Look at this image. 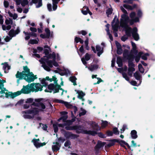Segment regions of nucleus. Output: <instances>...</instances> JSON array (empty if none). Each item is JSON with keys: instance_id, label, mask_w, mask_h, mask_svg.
<instances>
[{"instance_id": "obj_1", "label": "nucleus", "mask_w": 155, "mask_h": 155, "mask_svg": "<svg viewBox=\"0 0 155 155\" xmlns=\"http://www.w3.org/2000/svg\"><path fill=\"white\" fill-rule=\"evenodd\" d=\"M44 99L43 98L35 99L34 100L37 103L33 102L32 104V105L35 107H41V109H39V110L38 109V110L39 111H44L43 110L46 108V106L45 104L41 102Z\"/></svg>"}, {"instance_id": "obj_2", "label": "nucleus", "mask_w": 155, "mask_h": 155, "mask_svg": "<svg viewBox=\"0 0 155 155\" xmlns=\"http://www.w3.org/2000/svg\"><path fill=\"white\" fill-rule=\"evenodd\" d=\"M61 131L66 139H69L70 138L71 139H75L79 137V135H78L73 134L72 132L66 131L64 129H62Z\"/></svg>"}, {"instance_id": "obj_3", "label": "nucleus", "mask_w": 155, "mask_h": 155, "mask_svg": "<svg viewBox=\"0 0 155 155\" xmlns=\"http://www.w3.org/2000/svg\"><path fill=\"white\" fill-rule=\"evenodd\" d=\"M30 89L32 92H37L42 90V86L39 83H33L30 84L29 86Z\"/></svg>"}, {"instance_id": "obj_4", "label": "nucleus", "mask_w": 155, "mask_h": 155, "mask_svg": "<svg viewBox=\"0 0 155 155\" xmlns=\"http://www.w3.org/2000/svg\"><path fill=\"white\" fill-rule=\"evenodd\" d=\"M129 18L127 14H123L120 19L121 25L122 28L128 27L127 24L129 22Z\"/></svg>"}, {"instance_id": "obj_5", "label": "nucleus", "mask_w": 155, "mask_h": 155, "mask_svg": "<svg viewBox=\"0 0 155 155\" xmlns=\"http://www.w3.org/2000/svg\"><path fill=\"white\" fill-rule=\"evenodd\" d=\"M31 91L30 89L29 86L28 85L26 86H23V88L21 91H18L15 92L16 97L20 95L22 93L24 94H28L30 93Z\"/></svg>"}, {"instance_id": "obj_6", "label": "nucleus", "mask_w": 155, "mask_h": 155, "mask_svg": "<svg viewBox=\"0 0 155 155\" xmlns=\"http://www.w3.org/2000/svg\"><path fill=\"white\" fill-rule=\"evenodd\" d=\"M109 141H110V142L107 145H106L105 146V147H107L108 148L114 145L115 142H116L117 143H119V144L122 147H123L124 148L125 150H127V148L125 146H124V145L122 144V143H120V140H119L118 139H111L110 140H109Z\"/></svg>"}, {"instance_id": "obj_7", "label": "nucleus", "mask_w": 155, "mask_h": 155, "mask_svg": "<svg viewBox=\"0 0 155 155\" xmlns=\"http://www.w3.org/2000/svg\"><path fill=\"white\" fill-rule=\"evenodd\" d=\"M39 111L37 107H34L31 109L27 110L22 111V114H33V115H36L38 114Z\"/></svg>"}, {"instance_id": "obj_8", "label": "nucleus", "mask_w": 155, "mask_h": 155, "mask_svg": "<svg viewBox=\"0 0 155 155\" xmlns=\"http://www.w3.org/2000/svg\"><path fill=\"white\" fill-rule=\"evenodd\" d=\"M60 114L63 122H66L68 123L69 125L71 124V121L70 120H66L68 118V116L67 115L68 114V112L65 111H61L60 112Z\"/></svg>"}, {"instance_id": "obj_9", "label": "nucleus", "mask_w": 155, "mask_h": 155, "mask_svg": "<svg viewBox=\"0 0 155 155\" xmlns=\"http://www.w3.org/2000/svg\"><path fill=\"white\" fill-rule=\"evenodd\" d=\"M77 127L76 129H74V130H76V133L78 134L80 133H82L85 134H89L90 130H83L81 128V127L80 125H75Z\"/></svg>"}, {"instance_id": "obj_10", "label": "nucleus", "mask_w": 155, "mask_h": 155, "mask_svg": "<svg viewBox=\"0 0 155 155\" xmlns=\"http://www.w3.org/2000/svg\"><path fill=\"white\" fill-rule=\"evenodd\" d=\"M27 74L28 75L27 78L25 77L24 78V79L28 83H30L31 82L33 81L35 79H36V78H33V77L34 76V74H33L32 72H30L29 71V73H28Z\"/></svg>"}, {"instance_id": "obj_11", "label": "nucleus", "mask_w": 155, "mask_h": 155, "mask_svg": "<svg viewBox=\"0 0 155 155\" xmlns=\"http://www.w3.org/2000/svg\"><path fill=\"white\" fill-rule=\"evenodd\" d=\"M24 73H26L24 72V70L22 72H20L19 71H18L16 74L15 75L16 78H18L19 79H24L25 77L26 78L28 75Z\"/></svg>"}, {"instance_id": "obj_12", "label": "nucleus", "mask_w": 155, "mask_h": 155, "mask_svg": "<svg viewBox=\"0 0 155 155\" xmlns=\"http://www.w3.org/2000/svg\"><path fill=\"white\" fill-rule=\"evenodd\" d=\"M89 134L93 136H95L96 134H97L99 137L102 138H105L106 137L105 135L102 133L101 132L97 133V132L95 131H91L90 130Z\"/></svg>"}, {"instance_id": "obj_13", "label": "nucleus", "mask_w": 155, "mask_h": 155, "mask_svg": "<svg viewBox=\"0 0 155 155\" xmlns=\"http://www.w3.org/2000/svg\"><path fill=\"white\" fill-rule=\"evenodd\" d=\"M137 28L135 27L133 28L132 32V36L134 40L137 41L139 39L138 34L137 33Z\"/></svg>"}, {"instance_id": "obj_14", "label": "nucleus", "mask_w": 155, "mask_h": 155, "mask_svg": "<svg viewBox=\"0 0 155 155\" xmlns=\"http://www.w3.org/2000/svg\"><path fill=\"white\" fill-rule=\"evenodd\" d=\"M23 33L25 34L26 37H25V39L26 40H29L30 37H37V35L35 33V32H26L25 31H23Z\"/></svg>"}, {"instance_id": "obj_15", "label": "nucleus", "mask_w": 155, "mask_h": 155, "mask_svg": "<svg viewBox=\"0 0 155 155\" xmlns=\"http://www.w3.org/2000/svg\"><path fill=\"white\" fill-rule=\"evenodd\" d=\"M106 144L105 142H102L100 140H98L97 143L94 147V149L96 152H98L99 149L102 147H104Z\"/></svg>"}, {"instance_id": "obj_16", "label": "nucleus", "mask_w": 155, "mask_h": 155, "mask_svg": "<svg viewBox=\"0 0 155 155\" xmlns=\"http://www.w3.org/2000/svg\"><path fill=\"white\" fill-rule=\"evenodd\" d=\"M39 61L41 62L44 61L45 63H46L47 65L50 68H52L53 67L52 65L53 63L51 60H48V59H45V58H41Z\"/></svg>"}, {"instance_id": "obj_17", "label": "nucleus", "mask_w": 155, "mask_h": 155, "mask_svg": "<svg viewBox=\"0 0 155 155\" xmlns=\"http://www.w3.org/2000/svg\"><path fill=\"white\" fill-rule=\"evenodd\" d=\"M115 43L117 48V53L119 55H120L122 54L123 51L121 45L117 41H116Z\"/></svg>"}, {"instance_id": "obj_18", "label": "nucleus", "mask_w": 155, "mask_h": 155, "mask_svg": "<svg viewBox=\"0 0 155 155\" xmlns=\"http://www.w3.org/2000/svg\"><path fill=\"white\" fill-rule=\"evenodd\" d=\"M123 56L124 58H126L127 59H129V57L132 56L133 57H135V56L133 54L130 53L129 54V51L126 49L124 50L123 53Z\"/></svg>"}, {"instance_id": "obj_19", "label": "nucleus", "mask_w": 155, "mask_h": 155, "mask_svg": "<svg viewBox=\"0 0 155 155\" xmlns=\"http://www.w3.org/2000/svg\"><path fill=\"white\" fill-rule=\"evenodd\" d=\"M123 7L127 9L132 10L136 8L137 7V5L136 4H134L132 6L127 4H124Z\"/></svg>"}, {"instance_id": "obj_20", "label": "nucleus", "mask_w": 155, "mask_h": 155, "mask_svg": "<svg viewBox=\"0 0 155 155\" xmlns=\"http://www.w3.org/2000/svg\"><path fill=\"white\" fill-rule=\"evenodd\" d=\"M129 57V59L128 60V66L129 67H133L134 68L135 65L133 63V61H134L135 57H133L132 56Z\"/></svg>"}, {"instance_id": "obj_21", "label": "nucleus", "mask_w": 155, "mask_h": 155, "mask_svg": "<svg viewBox=\"0 0 155 155\" xmlns=\"http://www.w3.org/2000/svg\"><path fill=\"white\" fill-rule=\"evenodd\" d=\"M126 29L125 30V33L126 35L128 37H130L131 36V34H132L133 29L130 27H126L125 28Z\"/></svg>"}, {"instance_id": "obj_22", "label": "nucleus", "mask_w": 155, "mask_h": 155, "mask_svg": "<svg viewBox=\"0 0 155 155\" xmlns=\"http://www.w3.org/2000/svg\"><path fill=\"white\" fill-rule=\"evenodd\" d=\"M54 101L58 103L64 104L65 106L66 107H68V106H72V105L69 104L68 102L64 101L62 100H59L58 99H55Z\"/></svg>"}, {"instance_id": "obj_23", "label": "nucleus", "mask_w": 155, "mask_h": 155, "mask_svg": "<svg viewBox=\"0 0 155 155\" xmlns=\"http://www.w3.org/2000/svg\"><path fill=\"white\" fill-rule=\"evenodd\" d=\"M75 91H76L77 94H78V97L79 99H82V97L85 95V93L82 91H80L75 90Z\"/></svg>"}, {"instance_id": "obj_24", "label": "nucleus", "mask_w": 155, "mask_h": 155, "mask_svg": "<svg viewBox=\"0 0 155 155\" xmlns=\"http://www.w3.org/2000/svg\"><path fill=\"white\" fill-rule=\"evenodd\" d=\"M99 67V65L97 64H91L90 66L88 67V68L91 71H93L94 70H96Z\"/></svg>"}, {"instance_id": "obj_25", "label": "nucleus", "mask_w": 155, "mask_h": 155, "mask_svg": "<svg viewBox=\"0 0 155 155\" xmlns=\"http://www.w3.org/2000/svg\"><path fill=\"white\" fill-rule=\"evenodd\" d=\"M39 61L42 64V66L45 70L48 71H49L51 70L50 68L48 65H47L45 62L44 61Z\"/></svg>"}, {"instance_id": "obj_26", "label": "nucleus", "mask_w": 155, "mask_h": 155, "mask_svg": "<svg viewBox=\"0 0 155 155\" xmlns=\"http://www.w3.org/2000/svg\"><path fill=\"white\" fill-rule=\"evenodd\" d=\"M137 133V131L135 130H133L131 131L130 134L132 139H135L138 137Z\"/></svg>"}, {"instance_id": "obj_27", "label": "nucleus", "mask_w": 155, "mask_h": 155, "mask_svg": "<svg viewBox=\"0 0 155 155\" xmlns=\"http://www.w3.org/2000/svg\"><path fill=\"white\" fill-rule=\"evenodd\" d=\"M77 80L76 78L74 76H71L69 78V80L73 83V84L75 86L77 85L76 80Z\"/></svg>"}, {"instance_id": "obj_28", "label": "nucleus", "mask_w": 155, "mask_h": 155, "mask_svg": "<svg viewBox=\"0 0 155 155\" xmlns=\"http://www.w3.org/2000/svg\"><path fill=\"white\" fill-rule=\"evenodd\" d=\"M56 55L54 52H53L52 54H49L46 56H44L43 58H45V59H48V60H49L50 59H51L53 57H54V56Z\"/></svg>"}, {"instance_id": "obj_29", "label": "nucleus", "mask_w": 155, "mask_h": 155, "mask_svg": "<svg viewBox=\"0 0 155 155\" xmlns=\"http://www.w3.org/2000/svg\"><path fill=\"white\" fill-rule=\"evenodd\" d=\"M117 63L119 67H121L123 65L122 60L120 57L118 56L117 58Z\"/></svg>"}, {"instance_id": "obj_30", "label": "nucleus", "mask_w": 155, "mask_h": 155, "mask_svg": "<svg viewBox=\"0 0 155 155\" xmlns=\"http://www.w3.org/2000/svg\"><path fill=\"white\" fill-rule=\"evenodd\" d=\"M92 129L94 130V131H97L101 130V128L99 126H98L97 124H95L93 126H92Z\"/></svg>"}, {"instance_id": "obj_31", "label": "nucleus", "mask_w": 155, "mask_h": 155, "mask_svg": "<svg viewBox=\"0 0 155 155\" xmlns=\"http://www.w3.org/2000/svg\"><path fill=\"white\" fill-rule=\"evenodd\" d=\"M134 76L136 79L138 80H140L142 78L141 75L138 71H136L134 73Z\"/></svg>"}, {"instance_id": "obj_32", "label": "nucleus", "mask_w": 155, "mask_h": 155, "mask_svg": "<svg viewBox=\"0 0 155 155\" xmlns=\"http://www.w3.org/2000/svg\"><path fill=\"white\" fill-rule=\"evenodd\" d=\"M119 26L118 23H116L114 25H112V29L114 31L117 32L118 30Z\"/></svg>"}, {"instance_id": "obj_33", "label": "nucleus", "mask_w": 155, "mask_h": 155, "mask_svg": "<svg viewBox=\"0 0 155 155\" xmlns=\"http://www.w3.org/2000/svg\"><path fill=\"white\" fill-rule=\"evenodd\" d=\"M62 71H64V72H59V74L61 76H64V75H67L68 73H70V71L68 69H64L63 70H62Z\"/></svg>"}, {"instance_id": "obj_34", "label": "nucleus", "mask_w": 155, "mask_h": 155, "mask_svg": "<svg viewBox=\"0 0 155 155\" xmlns=\"http://www.w3.org/2000/svg\"><path fill=\"white\" fill-rule=\"evenodd\" d=\"M68 126H66L65 127V129L67 130H73L74 129H76L77 127L76 126H69L68 124Z\"/></svg>"}, {"instance_id": "obj_35", "label": "nucleus", "mask_w": 155, "mask_h": 155, "mask_svg": "<svg viewBox=\"0 0 155 155\" xmlns=\"http://www.w3.org/2000/svg\"><path fill=\"white\" fill-rule=\"evenodd\" d=\"M60 146L53 145L52 146V149L54 152H56L60 149Z\"/></svg>"}, {"instance_id": "obj_36", "label": "nucleus", "mask_w": 155, "mask_h": 155, "mask_svg": "<svg viewBox=\"0 0 155 155\" xmlns=\"http://www.w3.org/2000/svg\"><path fill=\"white\" fill-rule=\"evenodd\" d=\"M8 34L11 38L15 36L16 35L15 34V30L13 29H12L10 30Z\"/></svg>"}, {"instance_id": "obj_37", "label": "nucleus", "mask_w": 155, "mask_h": 155, "mask_svg": "<svg viewBox=\"0 0 155 155\" xmlns=\"http://www.w3.org/2000/svg\"><path fill=\"white\" fill-rule=\"evenodd\" d=\"M84 9L82 11V13L84 15H87L88 13V11L89 10V8L87 6H84L83 7Z\"/></svg>"}, {"instance_id": "obj_38", "label": "nucleus", "mask_w": 155, "mask_h": 155, "mask_svg": "<svg viewBox=\"0 0 155 155\" xmlns=\"http://www.w3.org/2000/svg\"><path fill=\"white\" fill-rule=\"evenodd\" d=\"M113 10L112 8H109L106 11V14L107 15V16L109 17V15H111L113 12Z\"/></svg>"}, {"instance_id": "obj_39", "label": "nucleus", "mask_w": 155, "mask_h": 155, "mask_svg": "<svg viewBox=\"0 0 155 155\" xmlns=\"http://www.w3.org/2000/svg\"><path fill=\"white\" fill-rule=\"evenodd\" d=\"M138 68L140 72H141V73H144V69L141 64H138Z\"/></svg>"}, {"instance_id": "obj_40", "label": "nucleus", "mask_w": 155, "mask_h": 155, "mask_svg": "<svg viewBox=\"0 0 155 155\" xmlns=\"http://www.w3.org/2000/svg\"><path fill=\"white\" fill-rule=\"evenodd\" d=\"M120 143H122L124 146L126 145L127 147V148L128 149L131 150V147L125 141L123 140H120Z\"/></svg>"}, {"instance_id": "obj_41", "label": "nucleus", "mask_w": 155, "mask_h": 155, "mask_svg": "<svg viewBox=\"0 0 155 155\" xmlns=\"http://www.w3.org/2000/svg\"><path fill=\"white\" fill-rule=\"evenodd\" d=\"M35 115H32V116L28 115V114H24L23 116L24 118L25 119H33Z\"/></svg>"}, {"instance_id": "obj_42", "label": "nucleus", "mask_w": 155, "mask_h": 155, "mask_svg": "<svg viewBox=\"0 0 155 155\" xmlns=\"http://www.w3.org/2000/svg\"><path fill=\"white\" fill-rule=\"evenodd\" d=\"M101 121V126L102 127L105 128L108 125V123L107 121H104L103 120H102Z\"/></svg>"}, {"instance_id": "obj_43", "label": "nucleus", "mask_w": 155, "mask_h": 155, "mask_svg": "<svg viewBox=\"0 0 155 155\" xmlns=\"http://www.w3.org/2000/svg\"><path fill=\"white\" fill-rule=\"evenodd\" d=\"M55 87H56L54 84L51 83L48 85V88L50 90H53Z\"/></svg>"}, {"instance_id": "obj_44", "label": "nucleus", "mask_w": 155, "mask_h": 155, "mask_svg": "<svg viewBox=\"0 0 155 155\" xmlns=\"http://www.w3.org/2000/svg\"><path fill=\"white\" fill-rule=\"evenodd\" d=\"M5 22L6 25H9V24L12 25L13 23L12 20L11 18H9V20L6 19Z\"/></svg>"}, {"instance_id": "obj_45", "label": "nucleus", "mask_w": 155, "mask_h": 155, "mask_svg": "<svg viewBox=\"0 0 155 155\" xmlns=\"http://www.w3.org/2000/svg\"><path fill=\"white\" fill-rule=\"evenodd\" d=\"M45 31L46 33L47 36L49 38L51 35V32L49 29L48 28H45Z\"/></svg>"}, {"instance_id": "obj_46", "label": "nucleus", "mask_w": 155, "mask_h": 155, "mask_svg": "<svg viewBox=\"0 0 155 155\" xmlns=\"http://www.w3.org/2000/svg\"><path fill=\"white\" fill-rule=\"evenodd\" d=\"M113 133L115 135H118L119 134V132L118 130V129L116 127H114L113 129Z\"/></svg>"}, {"instance_id": "obj_47", "label": "nucleus", "mask_w": 155, "mask_h": 155, "mask_svg": "<svg viewBox=\"0 0 155 155\" xmlns=\"http://www.w3.org/2000/svg\"><path fill=\"white\" fill-rule=\"evenodd\" d=\"M31 142H33L34 143V145L35 146V147L37 148H38L39 147V145L40 143L37 142L36 141H35L34 139L32 140Z\"/></svg>"}, {"instance_id": "obj_48", "label": "nucleus", "mask_w": 155, "mask_h": 155, "mask_svg": "<svg viewBox=\"0 0 155 155\" xmlns=\"http://www.w3.org/2000/svg\"><path fill=\"white\" fill-rule=\"evenodd\" d=\"M45 81V80L44 78L41 81V83L43 84L42 85V88L43 87H46L48 86V83L46 82Z\"/></svg>"}, {"instance_id": "obj_49", "label": "nucleus", "mask_w": 155, "mask_h": 155, "mask_svg": "<svg viewBox=\"0 0 155 155\" xmlns=\"http://www.w3.org/2000/svg\"><path fill=\"white\" fill-rule=\"evenodd\" d=\"M29 43L32 45L37 44L38 43V41L36 39H30L29 40Z\"/></svg>"}, {"instance_id": "obj_50", "label": "nucleus", "mask_w": 155, "mask_h": 155, "mask_svg": "<svg viewBox=\"0 0 155 155\" xmlns=\"http://www.w3.org/2000/svg\"><path fill=\"white\" fill-rule=\"evenodd\" d=\"M53 126L54 132L56 133L58 132V125L55 124H54L53 125Z\"/></svg>"}, {"instance_id": "obj_51", "label": "nucleus", "mask_w": 155, "mask_h": 155, "mask_svg": "<svg viewBox=\"0 0 155 155\" xmlns=\"http://www.w3.org/2000/svg\"><path fill=\"white\" fill-rule=\"evenodd\" d=\"M149 56V54L148 53H145L144 55H142L141 58L142 59L144 60H147V56Z\"/></svg>"}, {"instance_id": "obj_52", "label": "nucleus", "mask_w": 155, "mask_h": 155, "mask_svg": "<svg viewBox=\"0 0 155 155\" xmlns=\"http://www.w3.org/2000/svg\"><path fill=\"white\" fill-rule=\"evenodd\" d=\"M28 3V2L27 0H23V1L21 2V4L22 6L25 7V5H27Z\"/></svg>"}, {"instance_id": "obj_53", "label": "nucleus", "mask_w": 155, "mask_h": 155, "mask_svg": "<svg viewBox=\"0 0 155 155\" xmlns=\"http://www.w3.org/2000/svg\"><path fill=\"white\" fill-rule=\"evenodd\" d=\"M123 77L127 81H129V78L128 77L127 74L125 72H123L122 74Z\"/></svg>"}, {"instance_id": "obj_54", "label": "nucleus", "mask_w": 155, "mask_h": 155, "mask_svg": "<svg viewBox=\"0 0 155 155\" xmlns=\"http://www.w3.org/2000/svg\"><path fill=\"white\" fill-rule=\"evenodd\" d=\"M23 70L24 71V72H25V73L27 74L29 73L30 69L27 66H23Z\"/></svg>"}, {"instance_id": "obj_55", "label": "nucleus", "mask_w": 155, "mask_h": 155, "mask_svg": "<svg viewBox=\"0 0 155 155\" xmlns=\"http://www.w3.org/2000/svg\"><path fill=\"white\" fill-rule=\"evenodd\" d=\"M71 142L69 140H67L64 143V146L65 147H68V146H70L71 145Z\"/></svg>"}, {"instance_id": "obj_56", "label": "nucleus", "mask_w": 155, "mask_h": 155, "mask_svg": "<svg viewBox=\"0 0 155 155\" xmlns=\"http://www.w3.org/2000/svg\"><path fill=\"white\" fill-rule=\"evenodd\" d=\"M84 58L87 61H88L90 59V55H89L88 53H87L86 54Z\"/></svg>"}, {"instance_id": "obj_57", "label": "nucleus", "mask_w": 155, "mask_h": 155, "mask_svg": "<svg viewBox=\"0 0 155 155\" xmlns=\"http://www.w3.org/2000/svg\"><path fill=\"white\" fill-rule=\"evenodd\" d=\"M33 99L32 98H28L27 99L25 103H33Z\"/></svg>"}, {"instance_id": "obj_58", "label": "nucleus", "mask_w": 155, "mask_h": 155, "mask_svg": "<svg viewBox=\"0 0 155 155\" xmlns=\"http://www.w3.org/2000/svg\"><path fill=\"white\" fill-rule=\"evenodd\" d=\"M136 15V13L135 12H133L130 13L129 16L131 19H133L135 17Z\"/></svg>"}, {"instance_id": "obj_59", "label": "nucleus", "mask_w": 155, "mask_h": 155, "mask_svg": "<svg viewBox=\"0 0 155 155\" xmlns=\"http://www.w3.org/2000/svg\"><path fill=\"white\" fill-rule=\"evenodd\" d=\"M9 93H11L10 94V96L12 98H14L16 97L15 92L13 93L12 92H9Z\"/></svg>"}, {"instance_id": "obj_60", "label": "nucleus", "mask_w": 155, "mask_h": 155, "mask_svg": "<svg viewBox=\"0 0 155 155\" xmlns=\"http://www.w3.org/2000/svg\"><path fill=\"white\" fill-rule=\"evenodd\" d=\"M65 140V139L62 137H61L58 138V142H61L63 143Z\"/></svg>"}, {"instance_id": "obj_61", "label": "nucleus", "mask_w": 155, "mask_h": 155, "mask_svg": "<svg viewBox=\"0 0 155 155\" xmlns=\"http://www.w3.org/2000/svg\"><path fill=\"white\" fill-rule=\"evenodd\" d=\"M107 135V136H111L113 135V132L112 131L108 130L106 132Z\"/></svg>"}, {"instance_id": "obj_62", "label": "nucleus", "mask_w": 155, "mask_h": 155, "mask_svg": "<svg viewBox=\"0 0 155 155\" xmlns=\"http://www.w3.org/2000/svg\"><path fill=\"white\" fill-rule=\"evenodd\" d=\"M42 0H39L38 2V4L36 6V8H39L42 6Z\"/></svg>"}, {"instance_id": "obj_63", "label": "nucleus", "mask_w": 155, "mask_h": 155, "mask_svg": "<svg viewBox=\"0 0 155 155\" xmlns=\"http://www.w3.org/2000/svg\"><path fill=\"white\" fill-rule=\"evenodd\" d=\"M79 50L80 51L82 54H83L85 53V51L84 49V46L83 45L81 46L79 48Z\"/></svg>"}, {"instance_id": "obj_64", "label": "nucleus", "mask_w": 155, "mask_h": 155, "mask_svg": "<svg viewBox=\"0 0 155 155\" xmlns=\"http://www.w3.org/2000/svg\"><path fill=\"white\" fill-rule=\"evenodd\" d=\"M131 52L134 53L135 55H137L138 53V51L137 48L133 49L131 51Z\"/></svg>"}]
</instances>
